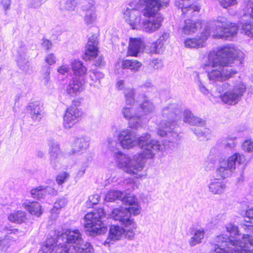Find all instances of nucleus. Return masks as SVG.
<instances>
[{
	"mask_svg": "<svg viewBox=\"0 0 253 253\" xmlns=\"http://www.w3.org/2000/svg\"><path fill=\"white\" fill-rule=\"evenodd\" d=\"M22 207L31 214L37 217H39L42 214L41 206L38 202H25L22 204Z\"/></svg>",
	"mask_w": 253,
	"mask_h": 253,
	"instance_id": "obj_33",
	"label": "nucleus"
},
{
	"mask_svg": "<svg viewBox=\"0 0 253 253\" xmlns=\"http://www.w3.org/2000/svg\"><path fill=\"white\" fill-rule=\"evenodd\" d=\"M222 143L225 148H234L237 144V137L232 135H227L223 138Z\"/></svg>",
	"mask_w": 253,
	"mask_h": 253,
	"instance_id": "obj_42",
	"label": "nucleus"
},
{
	"mask_svg": "<svg viewBox=\"0 0 253 253\" xmlns=\"http://www.w3.org/2000/svg\"><path fill=\"white\" fill-rule=\"evenodd\" d=\"M169 34L167 32H164L160 36V38L157 40V41L160 42V43H162L164 45V43L169 38Z\"/></svg>",
	"mask_w": 253,
	"mask_h": 253,
	"instance_id": "obj_55",
	"label": "nucleus"
},
{
	"mask_svg": "<svg viewBox=\"0 0 253 253\" xmlns=\"http://www.w3.org/2000/svg\"><path fill=\"white\" fill-rule=\"evenodd\" d=\"M183 121L185 123H187L193 126H203L205 124V121L202 120L201 119L197 118L194 116L191 112L189 110H186L183 113Z\"/></svg>",
	"mask_w": 253,
	"mask_h": 253,
	"instance_id": "obj_32",
	"label": "nucleus"
},
{
	"mask_svg": "<svg viewBox=\"0 0 253 253\" xmlns=\"http://www.w3.org/2000/svg\"><path fill=\"white\" fill-rule=\"evenodd\" d=\"M16 61L19 67L27 72L29 69L28 57L27 55V49L25 47H20L17 50Z\"/></svg>",
	"mask_w": 253,
	"mask_h": 253,
	"instance_id": "obj_26",
	"label": "nucleus"
},
{
	"mask_svg": "<svg viewBox=\"0 0 253 253\" xmlns=\"http://www.w3.org/2000/svg\"><path fill=\"white\" fill-rule=\"evenodd\" d=\"M104 216L105 212L102 209H95L85 214L84 219L86 223L84 227L87 234L95 236L106 233L107 227L101 220Z\"/></svg>",
	"mask_w": 253,
	"mask_h": 253,
	"instance_id": "obj_6",
	"label": "nucleus"
},
{
	"mask_svg": "<svg viewBox=\"0 0 253 253\" xmlns=\"http://www.w3.org/2000/svg\"><path fill=\"white\" fill-rule=\"evenodd\" d=\"M246 85L241 81H236L232 84L224 83L216 87V97L219 96L223 102L229 105L237 104L246 91Z\"/></svg>",
	"mask_w": 253,
	"mask_h": 253,
	"instance_id": "obj_5",
	"label": "nucleus"
},
{
	"mask_svg": "<svg viewBox=\"0 0 253 253\" xmlns=\"http://www.w3.org/2000/svg\"><path fill=\"white\" fill-rule=\"evenodd\" d=\"M209 191L214 195H221L226 188L225 183L222 180L214 178L211 179L208 184Z\"/></svg>",
	"mask_w": 253,
	"mask_h": 253,
	"instance_id": "obj_29",
	"label": "nucleus"
},
{
	"mask_svg": "<svg viewBox=\"0 0 253 253\" xmlns=\"http://www.w3.org/2000/svg\"><path fill=\"white\" fill-rule=\"evenodd\" d=\"M116 86L117 88L119 90H125L126 88V84L124 80H120L118 81L116 84Z\"/></svg>",
	"mask_w": 253,
	"mask_h": 253,
	"instance_id": "obj_56",
	"label": "nucleus"
},
{
	"mask_svg": "<svg viewBox=\"0 0 253 253\" xmlns=\"http://www.w3.org/2000/svg\"><path fill=\"white\" fill-rule=\"evenodd\" d=\"M142 63L136 60H123L122 64V67L124 69H129L132 72H137L139 71Z\"/></svg>",
	"mask_w": 253,
	"mask_h": 253,
	"instance_id": "obj_35",
	"label": "nucleus"
},
{
	"mask_svg": "<svg viewBox=\"0 0 253 253\" xmlns=\"http://www.w3.org/2000/svg\"><path fill=\"white\" fill-rule=\"evenodd\" d=\"M216 29L212 32V37L216 39H227L235 36L238 28L235 23L230 22L224 16H218L214 20Z\"/></svg>",
	"mask_w": 253,
	"mask_h": 253,
	"instance_id": "obj_8",
	"label": "nucleus"
},
{
	"mask_svg": "<svg viewBox=\"0 0 253 253\" xmlns=\"http://www.w3.org/2000/svg\"><path fill=\"white\" fill-rule=\"evenodd\" d=\"M144 49L145 50L146 52L151 54H155L156 53V50L155 49V45H154V43L153 42L151 46L144 47Z\"/></svg>",
	"mask_w": 253,
	"mask_h": 253,
	"instance_id": "obj_57",
	"label": "nucleus"
},
{
	"mask_svg": "<svg viewBox=\"0 0 253 253\" xmlns=\"http://www.w3.org/2000/svg\"><path fill=\"white\" fill-rule=\"evenodd\" d=\"M82 111L75 106L68 108L64 115V127L71 128L82 117Z\"/></svg>",
	"mask_w": 253,
	"mask_h": 253,
	"instance_id": "obj_14",
	"label": "nucleus"
},
{
	"mask_svg": "<svg viewBox=\"0 0 253 253\" xmlns=\"http://www.w3.org/2000/svg\"><path fill=\"white\" fill-rule=\"evenodd\" d=\"M98 41L97 36L92 35L89 38L86 45V50L83 57L85 60H91L95 58L98 52Z\"/></svg>",
	"mask_w": 253,
	"mask_h": 253,
	"instance_id": "obj_20",
	"label": "nucleus"
},
{
	"mask_svg": "<svg viewBox=\"0 0 253 253\" xmlns=\"http://www.w3.org/2000/svg\"><path fill=\"white\" fill-rule=\"evenodd\" d=\"M107 142L108 147L111 150H113L116 147L117 143L115 140L109 138L108 139Z\"/></svg>",
	"mask_w": 253,
	"mask_h": 253,
	"instance_id": "obj_58",
	"label": "nucleus"
},
{
	"mask_svg": "<svg viewBox=\"0 0 253 253\" xmlns=\"http://www.w3.org/2000/svg\"><path fill=\"white\" fill-rule=\"evenodd\" d=\"M203 76L202 75L199 74V73H196V77L195 79V82L196 84H197L199 89L201 88V87L203 86L204 85V82L203 81Z\"/></svg>",
	"mask_w": 253,
	"mask_h": 253,
	"instance_id": "obj_51",
	"label": "nucleus"
},
{
	"mask_svg": "<svg viewBox=\"0 0 253 253\" xmlns=\"http://www.w3.org/2000/svg\"><path fill=\"white\" fill-rule=\"evenodd\" d=\"M71 149L69 152L70 155H80L84 153L89 147V141L84 136L76 137L70 142Z\"/></svg>",
	"mask_w": 253,
	"mask_h": 253,
	"instance_id": "obj_13",
	"label": "nucleus"
},
{
	"mask_svg": "<svg viewBox=\"0 0 253 253\" xmlns=\"http://www.w3.org/2000/svg\"><path fill=\"white\" fill-rule=\"evenodd\" d=\"M49 74H50V72L49 71H47L45 73L43 74V82H44V84H46L48 82H49Z\"/></svg>",
	"mask_w": 253,
	"mask_h": 253,
	"instance_id": "obj_62",
	"label": "nucleus"
},
{
	"mask_svg": "<svg viewBox=\"0 0 253 253\" xmlns=\"http://www.w3.org/2000/svg\"><path fill=\"white\" fill-rule=\"evenodd\" d=\"M28 110L30 111L33 120L40 121L43 116L44 112L42 105L38 101L31 103L28 106Z\"/></svg>",
	"mask_w": 253,
	"mask_h": 253,
	"instance_id": "obj_30",
	"label": "nucleus"
},
{
	"mask_svg": "<svg viewBox=\"0 0 253 253\" xmlns=\"http://www.w3.org/2000/svg\"><path fill=\"white\" fill-rule=\"evenodd\" d=\"M42 46L45 49L48 50L51 47L52 43L50 41L48 40H43L42 42Z\"/></svg>",
	"mask_w": 253,
	"mask_h": 253,
	"instance_id": "obj_60",
	"label": "nucleus"
},
{
	"mask_svg": "<svg viewBox=\"0 0 253 253\" xmlns=\"http://www.w3.org/2000/svg\"><path fill=\"white\" fill-rule=\"evenodd\" d=\"M125 202L126 203L128 207L124 208H117L115 210H119L121 211H126V213L129 215L131 218V214L134 216L138 215L141 212V207L137 200L133 197H127L126 199H125Z\"/></svg>",
	"mask_w": 253,
	"mask_h": 253,
	"instance_id": "obj_19",
	"label": "nucleus"
},
{
	"mask_svg": "<svg viewBox=\"0 0 253 253\" xmlns=\"http://www.w3.org/2000/svg\"><path fill=\"white\" fill-rule=\"evenodd\" d=\"M1 3L5 10L9 9L10 5V0H1Z\"/></svg>",
	"mask_w": 253,
	"mask_h": 253,
	"instance_id": "obj_63",
	"label": "nucleus"
},
{
	"mask_svg": "<svg viewBox=\"0 0 253 253\" xmlns=\"http://www.w3.org/2000/svg\"><path fill=\"white\" fill-rule=\"evenodd\" d=\"M79 4V0H66L65 7L68 10H74Z\"/></svg>",
	"mask_w": 253,
	"mask_h": 253,
	"instance_id": "obj_45",
	"label": "nucleus"
},
{
	"mask_svg": "<svg viewBox=\"0 0 253 253\" xmlns=\"http://www.w3.org/2000/svg\"><path fill=\"white\" fill-rule=\"evenodd\" d=\"M8 220L14 223H21L26 219V213L20 211L11 213L8 216Z\"/></svg>",
	"mask_w": 253,
	"mask_h": 253,
	"instance_id": "obj_40",
	"label": "nucleus"
},
{
	"mask_svg": "<svg viewBox=\"0 0 253 253\" xmlns=\"http://www.w3.org/2000/svg\"><path fill=\"white\" fill-rule=\"evenodd\" d=\"M72 69L76 76L83 77L87 72V69L81 61L75 60L71 63Z\"/></svg>",
	"mask_w": 253,
	"mask_h": 253,
	"instance_id": "obj_34",
	"label": "nucleus"
},
{
	"mask_svg": "<svg viewBox=\"0 0 253 253\" xmlns=\"http://www.w3.org/2000/svg\"><path fill=\"white\" fill-rule=\"evenodd\" d=\"M138 108L140 110V114L143 112L144 115L149 114L155 110V106L153 103L146 98L140 104L139 107Z\"/></svg>",
	"mask_w": 253,
	"mask_h": 253,
	"instance_id": "obj_38",
	"label": "nucleus"
},
{
	"mask_svg": "<svg viewBox=\"0 0 253 253\" xmlns=\"http://www.w3.org/2000/svg\"><path fill=\"white\" fill-rule=\"evenodd\" d=\"M124 18L132 29H139L141 23L140 14L138 10L127 8L124 12Z\"/></svg>",
	"mask_w": 253,
	"mask_h": 253,
	"instance_id": "obj_16",
	"label": "nucleus"
},
{
	"mask_svg": "<svg viewBox=\"0 0 253 253\" xmlns=\"http://www.w3.org/2000/svg\"><path fill=\"white\" fill-rule=\"evenodd\" d=\"M61 158L62 157L56 156L54 163H53V159L52 158H50L51 160V165L52 168L55 169H60L62 167V163H61Z\"/></svg>",
	"mask_w": 253,
	"mask_h": 253,
	"instance_id": "obj_48",
	"label": "nucleus"
},
{
	"mask_svg": "<svg viewBox=\"0 0 253 253\" xmlns=\"http://www.w3.org/2000/svg\"><path fill=\"white\" fill-rule=\"evenodd\" d=\"M56 181L59 185H61L63 183V176L62 175L57 176Z\"/></svg>",
	"mask_w": 253,
	"mask_h": 253,
	"instance_id": "obj_64",
	"label": "nucleus"
},
{
	"mask_svg": "<svg viewBox=\"0 0 253 253\" xmlns=\"http://www.w3.org/2000/svg\"><path fill=\"white\" fill-rule=\"evenodd\" d=\"M242 31L246 35L249 37H253V24L251 23H245L242 26Z\"/></svg>",
	"mask_w": 253,
	"mask_h": 253,
	"instance_id": "obj_44",
	"label": "nucleus"
},
{
	"mask_svg": "<svg viewBox=\"0 0 253 253\" xmlns=\"http://www.w3.org/2000/svg\"><path fill=\"white\" fill-rule=\"evenodd\" d=\"M104 64V59L102 57L99 56L95 61L94 65L97 67H100Z\"/></svg>",
	"mask_w": 253,
	"mask_h": 253,
	"instance_id": "obj_61",
	"label": "nucleus"
},
{
	"mask_svg": "<svg viewBox=\"0 0 253 253\" xmlns=\"http://www.w3.org/2000/svg\"><path fill=\"white\" fill-rule=\"evenodd\" d=\"M125 229L118 225H112L110 226L108 238L104 242V245L110 247L111 245L117 241L120 240L124 236Z\"/></svg>",
	"mask_w": 253,
	"mask_h": 253,
	"instance_id": "obj_17",
	"label": "nucleus"
},
{
	"mask_svg": "<svg viewBox=\"0 0 253 253\" xmlns=\"http://www.w3.org/2000/svg\"><path fill=\"white\" fill-rule=\"evenodd\" d=\"M89 199L92 204H97L100 199V197L98 195H94L89 197Z\"/></svg>",
	"mask_w": 253,
	"mask_h": 253,
	"instance_id": "obj_59",
	"label": "nucleus"
},
{
	"mask_svg": "<svg viewBox=\"0 0 253 253\" xmlns=\"http://www.w3.org/2000/svg\"><path fill=\"white\" fill-rule=\"evenodd\" d=\"M54 248L53 245H49L47 243H46V244L41 248L38 253H51Z\"/></svg>",
	"mask_w": 253,
	"mask_h": 253,
	"instance_id": "obj_50",
	"label": "nucleus"
},
{
	"mask_svg": "<svg viewBox=\"0 0 253 253\" xmlns=\"http://www.w3.org/2000/svg\"><path fill=\"white\" fill-rule=\"evenodd\" d=\"M243 58L244 53L240 49L234 46H226L216 52L211 51L203 68L206 70L210 82H222L237 73V70L230 65L235 60H241Z\"/></svg>",
	"mask_w": 253,
	"mask_h": 253,
	"instance_id": "obj_2",
	"label": "nucleus"
},
{
	"mask_svg": "<svg viewBox=\"0 0 253 253\" xmlns=\"http://www.w3.org/2000/svg\"><path fill=\"white\" fill-rule=\"evenodd\" d=\"M10 232L4 237H0V251L5 252L10 246L18 239V230L13 229L9 230Z\"/></svg>",
	"mask_w": 253,
	"mask_h": 253,
	"instance_id": "obj_22",
	"label": "nucleus"
},
{
	"mask_svg": "<svg viewBox=\"0 0 253 253\" xmlns=\"http://www.w3.org/2000/svg\"><path fill=\"white\" fill-rule=\"evenodd\" d=\"M205 235V230L203 228H196L193 230V236L188 243L191 247H194L202 242Z\"/></svg>",
	"mask_w": 253,
	"mask_h": 253,
	"instance_id": "obj_31",
	"label": "nucleus"
},
{
	"mask_svg": "<svg viewBox=\"0 0 253 253\" xmlns=\"http://www.w3.org/2000/svg\"><path fill=\"white\" fill-rule=\"evenodd\" d=\"M64 239H66L65 244L69 247L70 245H77L82 242V235L78 230H67L64 232Z\"/></svg>",
	"mask_w": 253,
	"mask_h": 253,
	"instance_id": "obj_24",
	"label": "nucleus"
},
{
	"mask_svg": "<svg viewBox=\"0 0 253 253\" xmlns=\"http://www.w3.org/2000/svg\"><path fill=\"white\" fill-rule=\"evenodd\" d=\"M211 30L210 26H206L200 35L192 38H187L184 42L185 46L189 48H198L205 46L206 41L211 35Z\"/></svg>",
	"mask_w": 253,
	"mask_h": 253,
	"instance_id": "obj_12",
	"label": "nucleus"
},
{
	"mask_svg": "<svg viewBox=\"0 0 253 253\" xmlns=\"http://www.w3.org/2000/svg\"><path fill=\"white\" fill-rule=\"evenodd\" d=\"M94 250L89 243L82 242L77 245H70L64 246V253H93Z\"/></svg>",
	"mask_w": 253,
	"mask_h": 253,
	"instance_id": "obj_18",
	"label": "nucleus"
},
{
	"mask_svg": "<svg viewBox=\"0 0 253 253\" xmlns=\"http://www.w3.org/2000/svg\"><path fill=\"white\" fill-rule=\"evenodd\" d=\"M82 9L85 12L84 17L85 23L87 25L93 24L96 20L95 7L93 1L91 2H84L82 5Z\"/></svg>",
	"mask_w": 253,
	"mask_h": 253,
	"instance_id": "obj_21",
	"label": "nucleus"
},
{
	"mask_svg": "<svg viewBox=\"0 0 253 253\" xmlns=\"http://www.w3.org/2000/svg\"><path fill=\"white\" fill-rule=\"evenodd\" d=\"M150 66L154 69H160L163 68V64L161 60L155 59L150 63Z\"/></svg>",
	"mask_w": 253,
	"mask_h": 253,
	"instance_id": "obj_49",
	"label": "nucleus"
},
{
	"mask_svg": "<svg viewBox=\"0 0 253 253\" xmlns=\"http://www.w3.org/2000/svg\"><path fill=\"white\" fill-rule=\"evenodd\" d=\"M144 50V43L140 39L130 38L127 53L130 56H136L139 52Z\"/></svg>",
	"mask_w": 253,
	"mask_h": 253,
	"instance_id": "obj_27",
	"label": "nucleus"
},
{
	"mask_svg": "<svg viewBox=\"0 0 253 253\" xmlns=\"http://www.w3.org/2000/svg\"><path fill=\"white\" fill-rule=\"evenodd\" d=\"M162 114L168 120H163L158 125V134L161 136L166 135L172 137L171 140H176L179 135L177 133L173 131L176 122L181 116V106L177 103L169 104L163 108Z\"/></svg>",
	"mask_w": 253,
	"mask_h": 253,
	"instance_id": "obj_4",
	"label": "nucleus"
},
{
	"mask_svg": "<svg viewBox=\"0 0 253 253\" xmlns=\"http://www.w3.org/2000/svg\"><path fill=\"white\" fill-rule=\"evenodd\" d=\"M215 241L218 244L225 243V246L221 245L220 248L224 249L226 253H253V250H248V242L240 241L237 239H230L226 235H221L217 236ZM217 248H219L218 247Z\"/></svg>",
	"mask_w": 253,
	"mask_h": 253,
	"instance_id": "obj_9",
	"label": "nucleus"
},
{
	"mask_svg": "<svg viewBox=\"0 0 253 253\" xmlns=\"http://www.w3.org/2000/svg\"><path fill=\"white\" fill-rule=\"evenodd\" d=\"M84 89V82L82 80L73 78L67 87V92L72 96L80 93Z\"/></svg>",
	"mask_w": 253,
	"mask_h": 253,
	"instance_id": "obj_25",
	"label": "nucleus"
},
{
	"mask_svg": "<svg viewBox=\"0 0 253 253\" xmlns=\"http://www.w3.org/2000/svg\"><path fill=\"white\" fill-rule=\"evenodd\" d=\"M204 125L205 124L202 126H199L195 132L198 139L202 141L208 140L211 135V130L208 128L203 127Z\"/></svg>",
	"mask_w": 253,
	"mask_h": 253,
	"instance_id": "obj_41",
	"label": "nucleus"
},
{
	"mask_svg": "<svg viewBox=\"0 0 253 253\" xmlns=\"http://www.w3.org/2000/svg\"><path fill=\"white\" fill-rule=\"evenodd\" d=\"M139 0L141 3H146L142 12L143 16L148 18L142 21L139 29L149 34L154 33L161 28L163 21V17L158 11L161 7L167 6L169 0Z\"/></svg>",
	"mask_w": 253,
	"mask_h": 253,
	"instance_id": "obj_3",
	"label": "nucleus"
},
{
	"mask_svg": "<svg viewBox=\"0 0 253 253\" xmlns=\"http://www.w3.org/2000/svg\"><path fill=\"white\" fill-rule=\"evenodd\" d=\"M126 211L119 210H114L110 215L114 220L119 221L126 228L124 236L129 240H132L134 236V230L137 228V225L134 219L130 218Z\"/></svg>",
	"mask_w": 253,
	"mask_h": 253,
	"instance_id": "obj_10",
	"label": "nucleus"
},
{
	"mask_svg": "<svg viewBox=\"0 0 253 253\" xmlns=\"http://www.w3.org/2000/svg\"><path fill=\"white\" fill-rule=\"evenodd\" d=\"M90 77L92 81H94L95 83L98 82L100 84V80L103 78V74L98 71L93 72L90 75Z\"/></svg>",
	"mask_w": 253,
	"mask_h": 253,
	"instance_id": "obj_47",
	"label": "nucleus"
},
{
	"mask_svg": "<svg viewBox=\"0 0 253 253\" xmlns=\"http://www.w3.org/2000/svg\"><path fill=\"white\" fill-rule=\"evenodd\" d=\"M201 27L202 23L200 21L187 19L184 21L183 25L179 28L178 31L184 35H191L196 33Z\"/></svg>",
	"mask_w": 253,
	"mask_h": 253,
	"instance_id": "obj_23",
	"label": "nucleus"
},
{
	"mask_svg": "<svg viewBox=\"0 0 253 253\" xmlns=\"http://www.w3.org/2000/svg\"><path fill=\"white\" fill-rule=\"evenodd\" d=\"M118 139L121 146L130 149L138 144L142 151L131 158L120 151H115L113 157L118 168L136 178L144 176L143 169L145 162L144 159H152L158 152L165 149V145L153 139L148 133H144L136 138L135 133L128 129L120 131Z\"/></svg>",
	"mask_w": 253,
	"mask_h": 253,
	"instance_id": "obj_1",
	"label": "nucleus"
},
{
	"mask_svg": "<svg viewBox=\"0 0 253 253\" xmlns=\"http://www.w3.org/2000/svg\"><path fill=\"white\" fill-rule=\"evenodd\" d=\"M49 153L50 158L53 159V163L55 162L56 156L62 157V152L57 142L51 141L49 143Z\"/></svg>",
	"mask_w": 253,
	"mask_h": 253,
	"instance_id": "obj_39",
	"label": "nucleus"
},
{
	"mask_svg": "<svg viewBox=\"0 0 253 253\" xmlns=\"http://www.w3.org/2000/svg\"><path fill=\"white\" fill-rule=\"evenodd\" d=\"M175 5L181 9L182 14L187 17H192L200 11V7L194 4L191 0H176Z\"/></svg>",
	"mask_w": 253,
	"mask_h": 253,
	"instance_id": "obj_15",
	"label": "nucleus"
},
{
	"mask_svg": "<svg viewBox=\"0 0 253 253\" xmlns=\"http://www.w3.org/2000/svg\"><path fill=\"white\" fill-rule=\"evenodd\" d=\"M125 194L119 191L110 190L106 195L105 200L106 202H112L116 200H120L125 202Z\"/></svg>",
	"mask_w": 253,
	"mask_h": 253,
	"instance_id": "obj_36",
	"label": "nucleus"
},
{
	"mask_svg": "<svg viewBox=\"0 0 253 253\" xmlns=\"http://www.w3.org/2000/svg\"><path fill=\"white\" fill-rule=\"evenodd\" d=\"M29 5L34 8H39L42 4V0H29Z\"/></svg>",
	"mask_w": 253,
	"mask_h": 253,
	"instance_id": "obj_53",
	"label": "nucleus"
},
{
	"mask_svg": "<svg viewBox=\"0 0 253 253\" xmlns=\"http://www.w3.org/2000/svg\"><path fill=\"white\" fill-rule=\"evenodd\" d=\"M236 163L239 165H243L244 168L247 164L245 156L240 153H235L226 159L220 160L218 167L216 169V173L223 179L230 176L235 171Z\"/></svg>",
	"mask_w": 253,
	"mask_h": 253,
	"instance_id": "obj_7",
	"label": "nucleus"
},
{
	"mask_svg": "<svg viewBox=\"0 0 253 253\" xmlns=\"http://www.w3.org/2000/svg\"><path fill=\"white\" fill-rule=\"evenodd\" d=\"M242 148L247 153H253V139L245 140L242 144Z\"/></svg>",
	"mask_w": 253,
	"mask_h": 253,
	"instance_id": "obj_43",
	"label": "nucleus"
},
{
	"mask_svg": "<svg viewBox=\"0 0 253 253\" xmlns=\"http://www.w3.org/2000/svg\"><path fill=\"white\" fill-rule=\"evenodd\" d=\"M227 231L230 234L232 237H236V235H238V229L237 226L232 224H229L226 226Z\"/></svg>",
	"mask_w": 253,
	"mask_h": 253,
	"instance_id": "obj_46",
	"label": "nucleus"
},
{
	"mask_svg": "<svg viewBox=\"0 0 253 253\" xmlns=\"http://www.w3.org/2000/svg\"><path fill=\"white\" fill-rule=\"evenodd\" d=\"M155 45L156 53H162L164 52L165 48L164 45L162 43H160L158 41L154 42Z\"/></svg>",
	"mask_w": 253,
	"mask_h": 253,
	"instance_id": "obj_54",
	"label": "nucleus"
},
{
	"mask_svg": "<svg viewBox=\"0 0 253 253\" xmlns=\"http://www.w3.org/2000/svg\"><path fill=\"white\" fill-rule=\"evenodd\" d=\"M55 195L56 191L51 186H39L31 191V194L33 198L37 199H43L46 194Z\"/></svg>",
	"mask_w": 253,
	"mask_h": 253,
	"instance_id": "obj_28",
	"label": "nucleus"
},
{
	"mask_svg": "<svg viewBox=\"0 0 253 253\" xmlns=\"http://www.w3.org/2000/svg\"><path fill=\"white\" fill-rule=\"evenodd\" d=\"M124 118L129 121V127L132 129H137L142 125V116L138 107L126 105L122 110Z\"/></svg>",
	"mask_w": 253,
	"mask_h": 253,
	"instance_id": "obj_11",
	"label": "nucleus"
},
{
	"mask_svg": "<svg viewBox=\"0 0 253 253\" xmlns=\"http://www.w3.org/2000/svg\"><path fill=\"white\" fill-rule=\"evenodd\" d=\"M45 60V62L49 65H52L56 62V57L52 53L47 54Z\"/></svg>",
	"mask_w": 253,
	"mask_h": 253,
	"instance_id": "obj_52",
	"label": "nucleus"
},
{
	"mask_svg": "<svg viewBox=\"0 0 253 253\" xmlns=\"http://www.w3.org/2000/svg\"><path fill=\"white\" fill-rule=\"evenodd\" d=\"M137 91L132 87H127L124 91L125 102L126 105L132 106L135 102V96Z\"/></svg>",
	"mask_w": 253,
	"mask_h": 253,
	"instance_id": "obj_37",
	"label": "nucleus"
}]
</instances>
